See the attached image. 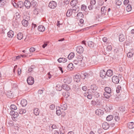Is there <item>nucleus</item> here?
<instances>
[{
    "label": "nucleus",
    "instance_id": "obj_1",
    "mask_svg": "<svg viewBox=\"0 0 134 134\" xmlns=\"http://www.w3.org/2000/svg\"><path fill=\"white\" fill-rule=\"evenodd\" d=\"M82 58H78L73 61V63L75 65H81V64L83 61Z\"/></svg>",
    "mask_w": 134,
    "mask_h": 134
},
{
    "label": "nucleus",
    "instance_id": "obj_2",
    "mask_svg": "<svg viewBox=\"0 0 134 134\" xmlns=\"http://www.w3.org/2000/svg\"><path fill=\"white\" fill-rule=\"evenodd\" d=\"M27 82L28 84L32 85L34 82V79L31 76H29L27 79Z\"/></svg>",
    "mask_w": 134,
    "mask_h": 134
},
{
    "label": "nucleus",
    "instance_id": "obj_3",
    "mask_svg": "<svg viewBox=\"0 0 134 134\" xmlns=\"http://www.w3.org/2000/svg\"><path fill=\"white\" fill-rule=\"evenodd\" d=\"M96 1L95 0H91L90 2V5L88 6L89 10H92L93 8V6L95 4Z\"/></svg>",
    "mask_w": 134,
    "mask_h": 134
},
{
    "label": "nucleus",
    "instance_id": "obj_4",
    "mask_svg": "<svg viewBox=\"0 0 134 134\" xmlns=\"http://www.w3.org/2000/svg\"><path fill=\"white\" fill-rule=\"evenodd\" d=\"M112 82L115 84H118L119 81V77L117 76H114L112 78Z\"/></svg>",
    "mask_w": 134,
    "mask_h": 134
},
{
    "label": "nucleus",
    "instance_id": "obj_5",
    "mask_svg": "<svg viewBox=\"0 0 134 134\" xmlns=\"http://www.w3.org/2000/svg\"><path fill=\"white\" fill-rule=\"evenodd\" d=\"M57 5L56 3L55 2L52 1L49 3V7L52 9H54L56 7Z\"/></svg>",
    "mask_w": 134,
    "mask_h": 134
},
{
    "label": "nucleus",
    "instance_id": "obj_6",
    "mask_svg": "<svg viewBox=\"0 0 134 134\" xmlns=\"http://www.w3.org/2000/svg\"><path fill=\"white\" fill-rule=\"evenodd\" d=\"M72 80V79L70 77H65L63 80L64 82L66 84H69L70 83Z\"/></svg>",
    "mask_w": 134,
    "mask_h": 134
},
{
    "label": "nucleus",
    "instance_id": "obj_7",
    "mask_svg": "<svg viewBox=\"0 0 134 134\" xmlns=\"http://www.w3.org/2000/svg\"><path fill=\"white\" fill-rule=\"evenodd\" d=\"M77 3L76 0H73L71 1L70 3V4L72 6H74V8H75L76 9H78L79 8L76 4Z\"/></svg>",
    "mask_w": 134,
    "mask_h": 134
},
{
    "label": "nucleus",
    "instance_id": "obj_8",
    "mask_svg": "<svg viewBox=\"0 0 134 134\" xmlns=\"http://www.w3.org/2000/svg\"><path fill=\"white\" fill-rule=\"evenodd\" d=\"M100 104V102L99 100L97 99L96 101L92 100V101L91 104L93 106H95L96 105H99Z\"/></svg>",
    "mask_w": 134,
    "mask_h": 134
},
{
    "label": "nucleus",
    "instance_id": "obj_9",
    "mask_svg": "<svg viewBox=\"0 0 134 134\" xmlns=\"http://www.w3.org/2000/svg\"><path fill=\"white\" fill-rule=\"evenodd\" d=\"M84 49L81 46L77 47L76 49V51L79 53H83Z\"/></svg>",
    "mask_w": 134,
    "mask_h": 134
},
{
    "label": "nucleus",
    "instance_id": "obj_10",
    "mask_svg": "<svg viewBox=\"0 0 134 134\" xmlns=\"http://www.w3.org/2000/svg\"><path fill=\"white\" fill-rule=\"evenodd\" d=\"M25 7L27 9L29 8L31 6V3L28 0H26L24 3Z\"/></svg>",
    "mask_w": 134,
    "mask_h": 134
},
{
    "label": "nucleus",
    "instance_id": "obj_11",
    "mask_svg": "<svg viewBox=\"0 0 134 134\" xmlns=\"http://www.w3.org/2000/svg\"><path fill=\"white\" fill-rule=\"evenodd\" d=\"M90 88L91 90H92V92L94 93L95 92L97 89L98 87L96 85L93 84L91 86Z\"/></svg>",
    "mask_w": 134,
    "mask_h": 134
},
{
    "label": "nucleus",
    "instance_id": "obj_12",
    "mask_svg": "<svg viewBox=\"0 0 134 134\" xmlns=\"http://www.w3.org/2000/svg\"><path fill=\"white\" fill-rule=\"evenodd\" d=\"M101 13L103 15L105 14L107 11V8L106 7L103 6L101 8Z\"/></svg>",
    "mask_w": 134,
    "mask_h": 134
},
{
    "label": "nucleus",
    "instance_id": "obj_13",
    "mask_svg": "<svg viewBox=\"0 0 134 134\" xmlns=\"http://www.w3.org/2000/svg\"><path fill=\"white\" fill-rule=\"evenodd\" d=\"M95 113L96 115H102L103 114V110L100 109H97L95 111Z\"/></svg>",
    "mask_w": 134,
    "mask_h": 134
},
{
    "label": "nucleus",
    "instance_id": "obj_14",
    "mask_svg": "<svg viewBox=\"0 0 134 134\" xmlns=\"http://www.w3.org/2000/svg\"><path fill=\"white\" fill-rule=\"evenodd\" d=\"M109 127V125L106 122H104L102 124V127L104 130L107 129Z\"/></svg>",
    "mask_w": 134,
    "mask_h": 134
},
{
    "label": "nucleus",
    "instance_id": "obj_15",
    "mask_svg": "<svg viewBox=\"0 0 134 134\" xmlns=\"http://www.w3.org/2000/svg\"><path fill=\"white\" fill-rule=\"evenodd\" d=\"M106 73V72L103 70H101L100 73V77L103 78H105L107 75Z\"/></svg>",
    "mask_w": 134,
    "mask_h": 134
},
{
    "label": "nucleus",
    "instance_id": "obj_16",
    "mask_svg": "<svg viewBox=\"0 0 134 134\" xmlns=\"http://www.w3.org/2000/svg\"><path fill=\"white\" fill-rule=\"evenodd\" d=\"M62 88L64 90L66 91H69L70 89V88L69 86L67 85L66 84H64L62 86Z\"/></svg>",
    "mask_w": 134,
    "mask_h": 134
},
{
    "label": "nucleus",
    "instance_id": "obj_17",
    "mask_svg": "<svg viewBox=\"0 0 134 134\" xmlns=\"http://www.w3.org/2000/svg\"><path fill=\"white\" fill-rule=\"evenodd\" d=\"M20 104L23 107H25L27 104V101L26 99H23L20 102Z\"/></svg>",
    "mask_w": 134,
    "mask_h": 134
},
{
    "label": "nucleus",
    "instance_id": "obj_18",
    "mask_svg": "<svg viewBox=\"0 0 134 134\" xmlns=\"http://www.w3.org/2000/svg\"><path fill=\"white\" fill-rule=\"evenodd\" d=\"M7 35L9 38H12L13 37L14 35V32L12 30H10L9 32L7 33Z\"/></svg>",
    "mask_w": 134,
    "mask_h": 134
},
{
    "label": "nucleus",
    "instance_id": "obj_19",
    "mask_svg": "<svg viewBox=\"0 0 134 134\" xmlns=\"http://www.w3.org/2000/svg\"><path fill=\"white\" fill-rule=\"evenodd\" d=\"M127 126V127L129 129H133L134 127V123L133 122L128 123Z\"/></svg>",
    "mask_w": 134,
    "mask_h": 134
},
{
    "label": "nucleus",
    "instance_id": "obj_20",
    "mask_svg": "<svg viewBox=\"0 0 134 134\" xmlns=\"http://www.w3.org/2000/svg\"><path fill=\"white\" fill-rule=\"evenodd\" d=\"M57 61L59 63H65L67 61V59L66 58H60L58 59Z\"/></svg>",
    "mask_w": 134,
    "mask_h": 134
},
{
    "label": "nucleus",
    "instance_id": "obj_21",
    "mask_svg": "<svg viewBox=\"0 0 134 134\" xmlns=\"http://www.w3.org/2000/svg\"><path fill=\"white\" fill-rule=\"evenodd\" d=\"M80 77L82 79H85L86 78H89V75L86 72H85L83 74H82L81 76Z\"/></svg>",
    "mask_w": 134,
    "mask_h": 134
},
{
    "label": "nucleus",
    "instance_id": "obj_22",
    "mask_svg": "<svg viewBox=\"0 0 134 134\" xmlns=\"http://www.w3.org/2000/svg\"><path fill=\"white\" fill-rule=\"evenodd\" d=\"M23 26L25 27L27 26L29 24L28 21L25 20H23L21 22Z\"/></svg>",
    "mask_w": 134,
    "mask_h": 134
},
{
    "label": "nucleus",
    "instance_id": "obj_23",
    "mask_svg": "<svg viewBox=\"0 0 134 134\" xmlns=\"http://www.w3.org/2000/svg\"><path fill=\"white\" fill-rule=\"evenodd\" d=\"M106 72V75L110 77L113 75V72L112 70L109 69Z\"/></svg>",
    "mask_w": 134,
    "mask_h": 134
},
{
    "label": "nucleus",
    "instance_id": "obj_24",
    "mask_svg": "<svg viewBox=\"0 0 134 134\" xmlns=\"http://www.w3.org/2000/svg\"><path fill=\"white\" fill-rule=\"evenodd\" d=\"M72 9H70L68 10L66 13V15L67 16L69 17L72 14Z\"/></svg>",
    "mask_w": 134,
    "mask_h": 134
},
{
    "label": "nucleus",
    "instance_id": "obj_25",
    "mask_svg": "<svg viewBox=\"0 0 134 134\" xmlns=\"http://www.w3.org/2000/svg\"><path fill=\"white\" fill-rule=\"evenodd\" d=\"M6 95L9 98H12L13 96L12 92L11 91H9L7 92Z\"/></svg>",
    "mask_w": 134,
    "mask_h": 134
},
{
    "label": "nucleus",
    "instance_id": "obj_26",
    "mask_svg": "<svg viewBox=\"0 0 134 134\" xmlns=\"http://www.w3.org/2000/svg\"><path fill=\"white\" fill-rule=\"evenodd\" d=\"M38 29L40 31L43 32L45 30V28L43 26L40 25L38 26Z\"/></svg>",
    "mask_w": 134,
    "mask_h": 134
},
{
    "label": "nucleus",
    "instance_id": "obj_27",
    "mask_svg": "<svg viewBox=\"0 0 134 134\" xmlns=\"http://www.w3.org/2000/svg\"><path fill=\"white\" fill-rule=\"evenodd\" d=\"M104 97L107 98H109L111 96V93L105 92L104 93Z\"/></svg>",
    "mask_w": 134,
    "mask_h": 134
},
{
    "label": "nucleus",
    "instance_id": "obj_28",
    "mask_svg": "<svg viewBox=\"0 0 134 134\" xmlns=\"http://www.w3.org/2000/svg\"><path fill=\"white\" fill-rule=\"evenodd\" d=\"M119 41L120 42H122L125 40V36L122 34H120L119 36Z\"/></svg>",
    "mask_w": 134,
    "mask_h": 134
},
{
    "label": "nucleus",
    "instance_id": "obj_29",
    "mask_svg": "<svg viewBox=\"0 0 134 134\" xmlns=\"http://www.w3.org/2000/svg\"><path fill=\"white\" fill-rule=\"evenodd\" d=\"M74 55L75 54L74 53L71 52L69 55L68 58L69 60L71 59L74 57Z\"/></svg>",
    "mask_w": 134,
    "mask_h": 134
},
{
    "label": "nucleus",
    "instance_id": "obj_30",
    "mask_svg": "<svg viewBox=\"0 0 134 134\" xmlns=\"http://www.w3.org/2000/svg\"><path fill=\"white\" fill-rule=\"evenodd\" d=\"M67 108V105L66 104H62L61 105L60 108L63 110H66Z\"/></svg>",
    "mask_w": 134,
    "mask_h": 134
},
{
    "label": "nucleus",
    "instance_id": "obj_31",
    "mask_svg": "<svg viewBox=\"0 0 134 134\" xmlns=\"http://www.w3.org/2000/svg\"><path fill=\"white\" fill-rule=\"evenodd\" d=\"M23 37V34L21 33H19L17 35V38L19 40H21Z\"/></svg>",
    "mask_w": 134,
    "mask_h": 134
},
{
    "label": "nucleus",
    "instance_id": "obj_32",
    "mask_svg": "<svg viewBox=\"0 0 134 134\" xmlns=\"http://www.w3.org/2000/svg\"><path fill=\"white\" fill-rule=\"evenodd\" d=\"M24 3L22 1H19L17 3V7L20 8L23 7Z\"/></svg>",
    "mask_w": 134,
    "mask_h": 134
},
{
    "label": "nucleus",
    "instance_id": "obj_33",
    "mask_svg": "<svg viewBox=\"0 0 134 134\" xmlns=\"http://www.w3.org/2000/svg\"><path fill=\"white\" fill-rule=\"evenodd\" d=\"M88 46L90 48H93L94 46V43L92 41H89L88 42Z\"/></svg>",
    "mask_w": 134,
    "mask_h": 134
},
{
    "label": "nucleus",
    "instance_id": "obj_34",
    "mask_svg": "<svg viewBox=\"0 0 134 134\" xmlns=\"http://www.w3.org/2000/svg\"><path fill=\"white\" fill-rule=\"evenodd\" d=\"M7 1V0H0V6L2 7Z\"/></svg>",
    "mask_w": 134,
    "mask_h": 134
},
{
    "label": "nucleus",
    "instance_id": "obj_35",
    "mask_svg": "<svg viewBox=\"0 0 134 134\" xmlns=\"http://www.w3.org/2000/svg\"><path fill=\"white\" fill-rule=\"evenodd\" d=\"M105 92L111 93V89L110 88L106 87L105 88Z\"/></svg>",
    "mask_w": 134,
    "mask_h": 134
},
{
    "label": "nucleus",
    "instance_id": "obj_36",
    "mask_svg": "<svg viewBox=\"0 0 134 134\" xmlns=\"http://www.w3.org/2000/svg\"><path fill=\"white\" fill-rule=\"evenodd\" d=\"M37 3L35 1H32L31 3V6L32 7H35L37 5Z\"/></svg>",
    "mask_w": 134,
    "mask_h": 134
},
{
    "label": "nucleus",
    "instance_id": "obj_37",
    "mask_svg": "<svg viewBox=\"0 0 134 134\" xmlns=\"http://www.w3.org/2000/svg\"><path fill=\"white\" fill-rule=\"evenodd\" d=\"M73 64L72 63L69 64L67 67L68 70H71L73 69Z\"/></svg>",
    "mask_w": 134,
    "mask_h": 134
},
{
    "label": "nucleus",
    "instance_id": "obj_38",
    "mask_svg": "<svg viewBox=\"0 0 134 134\" xmlns=\"http://www.w3.org/2000/svg\"><path fill=\"white\" fill-rule=\"evenodd\" d=\"M113 118V116L111 115H108L106 118V120L107 121H109L111 120Z\"/></svg>",
    "mask_w": 134,
    "mask_h": 134
},
{
    "label": "nucleus",
    "instance_id": "obj_39",
    "mask_svg": "<svg viewBox=\"0 0 134 134\" xmlns=\"http://www.w3.org/2000/svg\"><path fill=\"white\" fill-rule=\"evenodd\" d=\"M39 111L37 108H35L34 110V113L36 116L39 115Z\"/></svg>",
    "mask_w": 134,
    "mask_h": 134
},
{
    "label": "nucleus",
    "instance_id": "obj_40",
    "mask_svg": "<svg viewBox=\"0 0 134 134\" xmlns=\"http://www.w3.org/2000/svg\"><path fill=\"white\" fill-rule=\"evenodd\" d=\"M26 110L25 109H20L18 111L19 113L20 114H23L26 112Z\"/></svg>",
    "mask_w": 134,
    "mask_h": 134
},
{
    "label": "nucleus",
    "instance_id": "obj_41",
    "mask_svg": "<svg viewBox=\"0 0 134 134\" xmlns=\"http://www.w3.org/2000/svg\"><path fill=\"white\" fill-rule=\"evenodd\" d=\"M126 9L128 12L130 11L132 9L131 5L130 4L128 5L126 7Z\"/></svg>",
    "mask_w": 134,
    "mask_h": 134
},
{
    "label": "nucleus",
    "instance_id": "obj_42",
    "mask_svg": "<svg viewBox=\"0 0 134 134\" xmlns=\"http://www.w3.org/2000/svg\"><path fill=\"white\" fill-rule=\"evenodd\" d=\"M10 108L11 110H16L17 109L16 106L14 104L11 105L10 107Z\"/></svg>",
    "mask_w": 134,
    "mask_h": 134
},
{
    "label": "nucleus",
    "instance_id": "obj_43",
    "mask_svg": "<svg viewBox=\"0 0 134 134\" xmlns=\"http://www.w3.org/2000/svg\"><path fill=\"white\" fill-rule=\"evenodd\" d=\"M74 80L76 82H77V81H79L80 80V76L76 75L75 76V77L74 78Z\"/></svg>",
    "mask_w": 134,
    "mask_h": 134
},
{
    "label": "nucleus",
    "instance_id": "obj_44",
    "mask_svg": "<svg viewBox=\"0 0 134 134\" xmlns=\"http://www.w3.org/2000/svg\"><path fill=\"white\" fill-rule=\"evenodd\" d=\"M20 17V15L19 13H18V12H16L15 13V14L14 15V17H15L16 18V19L19 18Z\"/></svg>",
    "mask_w": 134,
    "mask_h": 134
},
{
    "label": "nucleus",
    "instance_id": "obj_45",
    "mask_svg": "<svg viewBox=\"0 0 134 134\" xmlns=\"http://www.w3.org/2000/svg\"><path fill=\"white\" fill-rule=\"evenodd\" d=\"M62 87L59 85H57L56 87V89L57 91H60L62 90Z\"/></svg>",
    "mask_w": 134,
    "mask_h": 134
},
{
    "label": "nucleus",
    "instance_id": "obj_46",
    "mask_svg": "<svg viewBox=\"0 0 134 134\" xmlns=\"http://www.w3.org/2000/svg\"><path fill=\"white\" fill-rule=\"evenodd\" d=\"M84 15L81 12L77 14V16L78 17H81V18H83Z\"/></svg>",
    "mask_w": 134,
    "mask_h": 134
},
{
    "label": "nucleus",
    "instance_id": "obj_47",
    "mask_svg": "<svg viewBox=\"0 0 134 134\" xmlns=\"http://www.w3.org/2000/svg\"><path fill=\"white\" fill-rule=\"evenodd\" d=\"M49 127L50 128H51V129H50L53 130L54 129H56L57 126L55 125H51L49 126Z\"/></svg>",
    "mask_w": 134,
    "mask_h": 134
},
{
    "label": "nucleus",
    "instance_id": "obj_48",
    "mask_svg": "<svg viewBox=\"0 0 134 134\" xmlns=\"http://www.w3.org/2000/svg\"><path fill=\"white\" fill-rule=\"evenodd\" d=\"M104 3L102 0H99L98 2V5L100 6H101Z\"/></svg>",
    "mask_w": 134,
    "mask_h": 134
},
{
    "label": "nucleus",
    "instance_id": "obj_49",
    "mask_svg": "<svg viewBox=\"0 0 134 134\" xmlns=\"http://www.w3.org/2000/svg\"><path fill=\"white\" fill-rule=\"evenodd\" d=\"M86 8V6L84 4L82 5H81V10L83 11H85Z\"/></svg>",
    "mask_w": 134,
    "mask_h": 134
},
{
    "label": "nucleus",
    "instance_id": "obj_50",
    "mask_svg": "<svg viewBox=\"0 0 134 134\" xmlns=\"http://www.w3.org/2000/svg\"><path fill=\"white\" fill-rule=\"evenodd\" d=\"M121 90V86H118L116 90V92L117 93H119L120 92V90Z\"/></svg>",
    "mask_w": 134,
    "mask_h": 134
},
{
    "label": "nucleus",
    "instance_id": "obj_51",
    "mask_svg": "<svg viewBox=\"0 0 134 134\" xmlns=\"http://www.w3.org/2000/svg\"><path fill=\"white\" fill-rule=\"evenodd\" d=\"M127 57L130 58L132 56L133 53L131 52H129L127 54Z\"/></svg>",
    "mask_w": 134,
    "mask_h": 134
},
{
    "label": "nucleus",
    "instance_id": "obj_52",
    "mask_svg": "<svg viewBox=\"0 0 134 134\" xmlns=\"http://www.w3.org/2000/svg\"><path fill=\"white\" fill-rule=\"evenodd\" d=\"M94 94H93L94 97H98L99 96V94L98 92H95L94 93H93Z\"/></svg>",
    "mask_w": 134,
    "mask_h": 134
},
{
    "label": "nucleus",
    "instance_id": "obj_53",
    "mask_svg": "<svg viewBox=\"0 0 134 134\" xmlns=\"http://www.w3.org/2000/svg\"><path fill=\"white\" fill-rule=\"evenodd\" d=\"M63 95L64 96L65 98H67L69 96V93L66 92H64L63 93Z\"/></svg>",
    "mask_w": 134,
    "mask_h": 134
},
{
    "label": "nucleus",
    "instance_id": "obj_54",
    "mask_svg": "<svg viewBox=\"0 0 134 134\" xmlns=\"http://www.w3.org/2000/svg\"><path fill=\"white\" fill-rule=\"evenodd\" d=\"M84 21L82 19H81L80 20V24H79V25L80 26H82V24H83Z\"/></svg>",
    "mask_w": 134,
    "mask_h": 134
},
{
    "label": "nucleus",
    "instance_id": "obj_55",
    "mask_svg": "<svg viewBox=\"0 0 134 134\" xmlns=\"http://www.w3.org/2000/svg\"><path fill=\"white\" fill-rule=\"evenodd\" d=\"M121 1L119 0H117L116 1V4L117 5H121Z\"/></svg>",
    "mask_w": 134,
    "mask_h": 134
},
{
    "label": "nucleus",
    "instance_id": "obj_56",
    "mask_svg": "<svg viewBox=\"0 0 134 134\" xmlns=\"http://www.w3.org/2000/svg\"><path fill=\"white\" fill-rule=\"evenodd\" d=\"M56 113L58 115H59L61 114V112L60 110H57L56 111Z\"/></svg>",
    "mask_w": 134,
    "mask_h": 134
},
{
    "label": "nucleus",
    "instance_id": "obj_57",
    "mask_svg": "<svg viewBox=\"0 0 134 134\" xmlns=\"http://www.w3.org/2000/svg\"><path fill=\"white\" fill-rule=\"evenodd\" d=\"M35 49L34 47H31L29 49L30 51L31 52H33L35 51Z\"/></svg>",
    "mask_w": 134,
    "mask_h": 134
},
{
    "label": "nucleus",
    "instance_id": "obj_58",
    "mask_svg": "<svg viewBox=\"0 0 134 134\" xmlns=\"http://www.w3.org/2000/svg\"><path fill=\"white\" fill-rule=\"evenodd\" d=\"M55 108V105L54 104H52L50 106L49 108L51 110L54 109Z\"/></svg>",
    "mask_w": 134,
    "mask_h": 134
},
{
    "label": "nucleus",
    "instance_id": "obj_59",
    "mask_svg": "<svg viewBox=\"0 0 134 134\" xmlns=\"http://www.w3.org/2000/svg\"><path fill=\"white\" fill-rule=\"evenodd\" d=\"M114 119L116 121H118L119 120L120 118L119 116H115Z\"/></svg>",
    "mask_w": 134,
    "mask_h": 134
},
{
    "label": "nucleus",
    "instance_id": "obj_60",
    "mask_svg": "<svg viewBox=\"0 0 134 134\" xmlns=\"http://www.w3.org/2000/svg\"><path fill=\"white\" fill-rule=\"evenodd\" d=\"M21 57V55H18L15 57H14V58H15V59H14V61H15L19 59Z\"/></svg>",
    "mask_w": 134,
    "mask_h": 134
},
{
    "label": "nucleus",
    "instance_id": "obj_61",
    "mask_svg": "<svg viewBox=\"0 0 134 134\" xmlns=\"http://www.w3.org/2000/svg\"><path fill=\"white\" fill-rule=\"evenodd\" d=\"M12 3L13 6L14 7H15L16 8H17L18 7L17 4L16 3H15V2L13 1V2H12Z\"/></svg>",
    "mask_w": 134,
    "mask_h": 134
},
{
    "label": "nucleus",
    "instance_id": "obj_62",
    "mask_svg": "<svg viewBox=\"0 0 134 134\" xmlns=\"http://www.w3.org/2000/svg\"><path fill=\"white\" fill-rule=\"evenodd\" d=\"M120 110L122 112H123L125 111L124 108V107H122L120 108Z\"/></svg>",
    "mask_w": 134,
    "mask_h": 134
},
{
    "label": "nucleus",
    "instance_id": "obj_63",
    "mask_svg": "<svg viewBox=\"0 0 134 134\" xmlns=\"http://www.w3.org/2000/svg\"><path fill=\"white\" fill-rule=\"evenodd\" d=\"M18 115L19 114L18 113L16 112L15 113V114L13 115L14 118H15L17 117L18 116Z\"/></svg>",
    "mask_w": 134,
    "mask_h": 134
},
{
    "label": "nucleus",
    "instance_id": "obj_64",
    "mask_svg": "<svg viewBox=\"0 0 134 134\" xmlns=\"http://www.w3.org/2000/svg\"><path fill=\"white\" fill-rule=\"evenodd\" d=\"M87 98L89 99H91L92 98V96L91 94H88L87 95Z\"/></svg>",
    "mask_w": 134,
    "mask_h": 134
}]
</instances>
